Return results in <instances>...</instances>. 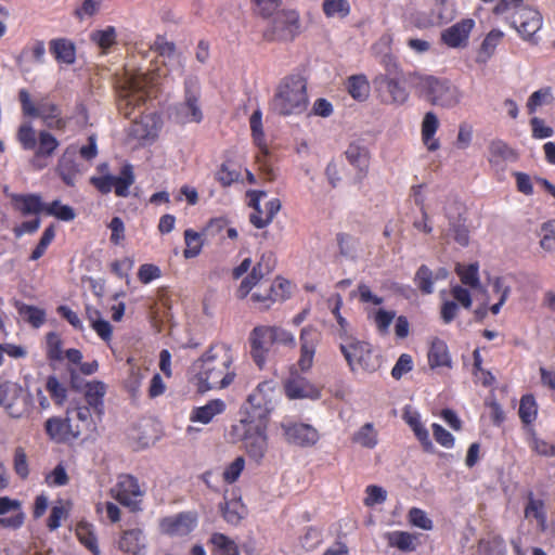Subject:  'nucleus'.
<instances>
[{
    "mask_svg": "<svg viewBox=\"0 0 555 555\" xmlns=\"http://www.w3.org/2000/svg\"><path fill=\"white\" fill-rule=\"evenodd\" d=\"M268 422L240 418L232 424L228 433L233 443L243 442L246 453L256 462H260L268 450Z\"/></svg>",
    "mask_w": 555,
    "mask_h": 555,
    "instance_id": "obj_5",
    "label": "nucleus"
},
{
    "mask_svg": "<svg viewBox=\"0 0 555 555\" xmlns=\"http://www.w3.org/2000/svg\"><path fill=\"white\" fill-rule=\"evenodd\" d=\"M144 546V535L141 529H130L122 532L119 540L121 551L137 555Z\"/></svg>",
    "mask_w": 555,
    "mask_h": 555,
    "instance_id": "obj_37",
    "label": "nucleus"
},
{
    "mask_svg": "<svg viewBox=\"0 0 555 555\" xmlns=\"http://www.w3.org/2000/svg\"><path fill=\"white\" fill-rule=\"evenodd\" d=\"M285 396L291 400L296 399H319L320 390L310 383L306 377L298 373H291L289 377L284 382Z\"/></svg>",
    "mask_w": 555,
    "mask_h": 555,
    "instance_id": "obj_22",
    "label": "nucleus"
},
{
    "mask_svg": "<svg viewBox=\"0 0 555 555\" xmlns=\"http://www.w3.org/2000/svg\"><path fill=\"white\" fill-rule=\"evenodd\" d=\"M299 14L294 10L276 12L271 25L263 31L267 41H288L299 34Z\"/></svg>",
    "mask_w": 555,
    "mask_h": 555,
    "instance_id": "obj_11",
    "label": "nucleus"
},
{
    "mask_svg": "<svg viewBox=\"0 0 555 555\" xmlns=\"http://www.w3.org/2000/svg\"><path fill=\"white\" fill-rule=\"evenodd\" d=\"M245 467V460L243 456H237L233 462H231L223 470L222 477L225 483L232 485L234 483Z\"/></svg>",
    "mask_w": 555,
    "mask_h": 555,
    "instance_id": "obj_61",
    "label": "nucleus"
},
{
    "mask_svg": "<svg viewBox=\"0 0 555 555\" xmlns=\"http://www.w3.org/2000/svg\"><path fill=\"white\" fill-rule=\"evenodd\" d=\"M257 289L250 295V300L260 310H268L276 301L285 300L288 297L291 283L282 278L273 282H260Z\"/></svg>",
    "mask_w": 555,
    "mask_h": 555,
    "instance_id": "obj_13",
    "label": "nucleus"
},
{
    "mask_svg": "<svg viewBox=\"0 0 555 555\" xmlns=\"http://www.w3.org/2000/svg\"><path fill=\"white\" fill-rule=\"evenodd\" d=\"M24 398V389L17 382L0 378V408L12 416H18L15 413V406Z\"/></svg>",
    "mask_w": 555,
    "mask_h": 555,
    "instance_id": "obj_26",
    "label": "nucleus"
},
{
    "mask_svg": "<svg viewBox=\"0 0 555 555\" xmlns=\"http://www.w3.org/2000/svg\"><path fill=\"white\" fill-rule=\"evenodd\" d=\"M184 242L185 248L183 250V256L186 259L195 258L198 256L203 248V242L201 240L199 233L195 232L192 229H186L184 231Z\"/></svg>",
    "mask_w": 555,
    "mask_h": 555,
    "instance_id": "obj_53",
    "label": "nucleus"
},
{
    "mask_svg": "<svg viewBox=\"0 0 555 555\" xmlns=\"http://www.w3.org/2000/svg\"><path fill=\"white\" fill-rule=\"evenodd\" d=\"M250 356L259 369L266 365L271 347L274 345L268 325L253 328L249 334Z\"/></svg>",
    "mask_w": 555,
    "mask_h": 555,
    "instance_id": "obj_19",
    "label": "nucleus"
},
{
    "mask_svg": "<svg viewBox=\"0 0 555 555\" xmlns=\"http://www.w3.org/2000/svg\"><path fill=\"white\" fill-rule=\"evenodd\" d=\"M516 158L514 150L503 140L494 139L488 145V162L493 168H502L507 160Z\"/></svg>",
    "mask_w": 555,
    "mask_h": 555,
    "instance_id": "obj_33",
    "label": "nucleus"
},
{
    "mask_svg": "<svg viewBox=\"0 0 555 555\" xmlns=\"http://www.w3.org/2000/svg\"><path fill=\"white\" fill-rule=\"evenodd\" d=\"M111 495L131 512L141 511L144 491L134 476L130 474L119 475L115 486L111 489Z\"/></svg>",
    "mask_w": 555,
    "mask_h": 555,
    "instance_id": "obj_12",
    "label": "nucleus"
},
{
    "mask_svg": "<svg viewBox=\"0 0 555 555\" xmlns=\"http://www.w3.org/2000/svg\"><path fill=\"white\" fill-rule=\"evenodd\" d=\"M46 214L65 222L73 221L77 216L72 206L64 205L59 199L46 205Z\"/></svg>",
    "mask_w": 555,
    "mask_h": 555,
    "instance_id": "obj_51",
    "label": "nucleus"
},
{
    "mask_svg": "<svg viewBox=\"0 0 555 555\" xmlns=\"http://www.w3.org/2000/svg\"><path fill=\"white\" fill-rule=\"evenodd\" d=\"M91 409L87 405L77 406L72 410H67L69 418H74V424H78L79 437L95 428L94 422L91 415Z\"/></svg>",
    "mask_w": 555,
    "mask_h": 555,
    "instance_id": "obj_40",
    "label": "nucleus"
},
{
    "mask_svg": "<svg viewBox=\"0 0 555 555\" xmlns=\"http://www.w3.org/2000/svg\"><path fill=\"white\" fill-rule=\"evenodd\" d=\"M59 145L60 142L51 132L47 130L39 131L37 146L34 150V165H36L39 169L46 167L47 163H41V160L52 157Z\"/></svg>",
    "mask_w": 555,
    "mask_h": 555,
    "instance_id": "obj_28",
    "label": "nucleus"
},
{
    "mask_svg": "<svg viewBox=\"0 0 555 555\" xmlns=\"http://www.w3.org/2000/svg\"><path fill=\"white\" fill-rule=\"evenodd\" d=\"M518 415L526 427H532L538 416V404L532 395H525L520 399Z\"/></svg>",
    "mask_w": 555,
    "mask_h": 555,
    "instance_id": "obj_43",
    "label": "nucleus"
},
{
    "mask_svg": "<svg viewBox=\"0 0 555 555\" xmlns=\"http://www.w3.org/2000/svg\"><path fill=\"white\" fill-rule=\"evenodd\" d=\"M321 341V333L312 325L301 328L299 335V358L297 366L302 373H307L313 366L317 347Z\"/></svg>",
    "mask_w": 555,
    "mask_h": 555,
    "instance_id": "obj_15",
    "label": "nucleus"
},
{
    "mask_svg": "<svg viewBox=\"0 0 555 555\" xmlns=\"http://www.w3.org/2000/svg\"><path fill=\"white\" fill-rule=\"evenodd\" d=\"M307 87V79L301 74L283 77L269 102L270 111L283 117L304 114L309 105Z\"/></svg>",
    "mask_w": 555,
    "mask_h": 555,
    "instance_id": "obj_2",
    "label": "nucleus"
},
{
    "mask_svg": "<svg viewBox=\"0 0 555 555\" xmlns=\"http://www.w3.org/2000/svg\"><path fill=\"white\" fill-rule=\"evenodd\" d=\"M49 50L59 64L73 65L76 62V46L67 38L52 39Z\"/></svg>",
    "mask_w": 555,
    "mask_h": 555,
    "instance_id": "obj_30",
    "label": "nucleus"
},
{
    "mask_svg": "<svg viewBox=\"0 0 555 555\" xmlns=\"http://www.w3.org/2000/svg\"><path fill=\"white\" fill-rule=\"evenodd\" d=\"M385 73L378 74L373 79L374 89L385 104L402 105L409 99V91L405 83L411 85L410 75L404 74L398 61L390 54L383 57Z\"/></svg>",
    "mask_w": 555,
    "mask_h": 555,
    "instance_id": "obj_4",
    "label": "nucleus"
},
{
    "mask_svg": "<svg viewBox=\"0 0 555 555\" xmlns=\"http://www.w3.org/2000/svg\"><path fill=\"white\" fill-rule=\"evenodd\" d=\"M16 138L25 151H34L37 146L38 137L30 122H24L18 127Z\"/></svg>",
    "mask_w": 555,
    "mask_h": 555,
    "instance_id": "obj_55",
    "label": "nucleus"
},
{
    "mask_svg": "<svg viewBox=\"0 0 555 555\" xmlns=\"http://www.w3.org/2000/svg\"><path fill=\"white\" fill-rule=\"evenodd\" d=\"M55 237V228L53 224L47 227L37 244V246L33 249L29 260L36 261L40 259L47 251L49 245L53 242Z\"/></svg>",
    "mask_w": 555,
    "mask_h": 555,
    "instance_id": "obj_56",
    "label": "nucleus"
},
{
    "mask_svg": "<svg viewBox=\"0 0 555 555\" xmlns=\"http://www.w3.org/2000/svg\"><path fill=\"white\" fill-rule=\"evenodd\" d=\"M525 0H499L493 9L495 15H503L505 21L518 33L520 38L538 46V36L543 25L541 13L524 3Z\"/></svg>",
    "mask_w": 555,
    "mask_h": 555,
    "instance_id": "obj_3",
    "label": "nucleus"
},
{
    "mask_svg": "<svg viewBox=\"0 0 555 555\" xmlns=\"http://www.w3.org/2000/svg\"><path fill=\"white\" fill-rule=\"evenodd\" d=\"M55 170L67 186L75 185L77 177L85 171L83 166L77 162V147L75 145H69L64 150L57 160Z\"/></svg>",
    "mask_w": 555,
    "mask_h": 555,
    "instance_id": "obj_20",
    "label": "nucleus"
},
{
    "mask_svg": "<svg viewBox=\"0 0 555 555\" xmlns=\"http://www.w3.org/2000/svg\"><path fill=\"white\" fill-rule=\"evenodd\" d=\"M211 555H240L237 544L228 535L215 532L209 539Z\"/></svg>",
    "mask_w": 555,
    "mask_h": 555,
    "instance_id": "obj_38",
    "label": "nucleus"
},
{
    "mask_svg": "<svg viewBox=\"0 0 555 555\" xmlns=\"http://www.w3.org/2000/svg\"><path fill=\"white\" fill-rule=\"evenodd\" d=\"M322 10L326 17L345 18L350 14L351 5L348 0H323Z\"/></svg>",
    "mask_w": 555,
    "mask_h": 555,
    "instance_id": "obj_47",
    "label": "nucleus"
},
{
    "mask_svg": "<svg viewBox=\"0 0 555 555\" xmlns=\"http://www.w3.org/2000/svg\"><path fill=\"white\" fill-rule=\"evenodd\" d=\"M249 125L251 130V135L255 144L259 147L260 153L256 156V162L259 165V169L263 171L269 179L271 178L272 169L267 163V157L269 155V149L267 146L264 140V133L262 129V113L260 109L255 111L250 118Z\"/></svg>",
    "mask_w": 555,
    "mask_h": 555,
    "instance_id": "obj_21",
    "label": "nucleus"
},
{
    "mask_svg": "<svg viewBox=\"0 0 555 555\" xmlns=\"http://www.w3.org/2000/svg\"><path fill=\"white\" fill-rule=\"evenodd\" d=\"M350 371L354 374L374 373L380 366V357L373 347L365 341L352 340L339 346Z\"/></svg>",
    "mask_w": 555,
    "mask_h": 555,
    "instance_id": "obj_8",
    "label": "nucleus"
},
{
    "mask_svg": "<svg viewBox=\"0 0 555 555\" xmlns=\"http://www.w3.org/2000/svg\"><path fill=\"white\" fill-rule=\"evenodd\" d=\"M414 282L423 294H431L434 292L433 271L426 264H422L417 269Z\"/></svg>",
    "mask_w": 555,
    "mask_h": 555,
    "instance_id": "obj_57",
    "label": "nucleus"
},
{
    "mask_svg": "<svg viewBox=\"0 0 555 555\" xmlns=\"http://www.w3.org/2000/svg\"><path fill=\"white\" fill-rule=\"evenodd\" d=\"M527 441L532 451L542 456H555V444L539 438L533 427L527 428Z\"/></svg>",
    "mask_w": 555,
    "mask_h": 555,
    "instance_id": "obj_48",
    "label": "nucleus"
},
{
    "mask_svg": "<svg viewBox=\"0 0 555 555\" xmlns=\"http://www.w3.org/2000/svg\"><path fill=\"white\" fill-rule=\"evenodd\" d=\"M366 496L363 500V503L367 507H372L376 504H383L387 499V491L375 485H370L365 489Z\"/></svg>",
    "mask_w": 555,
    "mask_h": 555,
    "instance_id": "obj_62",
    "label": "nucleus"
},
{
    "mask_svg": "<svg viewBox=\"0 0 555 555\" xmlns=\"http://www.w3.org/2000/svg\"><path fill=\"white\" fill-rule=\"evenodd\" d=\"M131 131L140 140L155 137L157 133L155 116L147 114L141 115L140 119L135 118Z\"/></svg>",
    "mask_w": 555,
    "mask_h": 555,
    "instance_id": "obj_39",
    "label": "nucleus"
},
{
    "mask_svg": "<svg viewBox=\"0 0 555 555\" xmlns=\"http://www.w3.org/2000/svg\"><path fill=\"white\" fill-rule=\"evenodd\" d=\"M552 99V88L545 87L534 91L527 101V109L529 114L535 113L537 108Z\"/></svg>",
    "mask_w": 555,
    "mask_h": 555,
    "instance_id": "obj_60",
    "label": "nucleus"
},
{
    "mask_svg": "<svg viewBox=\"0 0 555 555\" xmlns=\"http://www.w3.org/2000/svg\"><path fill=\"white\" fill-rule=\"evenodd\" d=\"M502 38V33L500 31H490L486 38L483 39L480 48V52L478 55L477 61L478 62H486L487 59H489L492 53L494 52L498 43L500 42Z\"/></svg>",
    "mask_w": 555,
    "mask_h": 555,
    "instance_id": "obj_59",
    "label": "nucleus"
},
{
    "mask_svg": "<svg viewBox=\"0 0 555 555\" xmlns=\"http://www.w3.org/2000/svg\"><path fill=\"white\" fill-rule=\"evenodd\" d=\"M396 318V312L385 309H378L373 314V320L376 325V328L379 333L385 334L388 332L389 326L393 319Z\"/></svg>",
    "mask_w": 555,
    "mask_h": 555,
    "instance_id": "obj_64",
    "label": "nucleus"
},
{
    "mask_svg": "<svg viewBox=\"0 0 555 555\" xmlns=\"http://www.w3.org/2000/svg\"><path fill=\"white\" fill-rule=\"evenodd\" d=\"M197 515L194 512H181L160 519L159 530L169 537H185L197 526Z\"/></svg>",
    "mask_w": 555,
    "mask_h": 555,
    "instance_id": "obj_17",
    "label": "nucleus"
},
{
    "mask_svg": "<svg viewBox=\"0 0 555 555\" xmlns=\"http://www.w3.org/2000/svg\"><path fill=\"white\" fill-rule=\"evenodd\" d=\"M11 198L14 203V207L24 216L31 214L37 215L41 211L46 212L47 204L42 203L38 194H13Z\"/></svg>",
    "mask_w": 555,
    "mask_h": 555,
    "instance_id": "obj_34",
    "label": "nucleus"
},
{
    "mask_svg": "<svg viewBox=\"0 0 555 555\" xmlns=\"http://www.w3.org/2000/svg\"><path fill=\"white\" fill-rule=\"evenodd\" d=\"M276 264L275 254L271 250L264 251L258 262L253 267L250 273L243 279L237 291L236 297L245 299L263 279L272 273Z\"/></svg>",
    "mask_w": 555,
    "mask_h": 555,
    "instance_id": "obj_14",
    "label": "nucleus"
},
{
    "mask_svg": "<svg viewBox=\"0 0 555 555\" xmlns=\"http://www.w3.org/2000/svg\"><path fill=\"white\" fill-rule=\"evenodd\" d=\"M46 390L56 405H63L67 399V389L55 375L48 376Z\"/></svg>",
    "mask_w": 555,
    "mask_h": 555,
    "instance_id": "obj_52",
    "label": "nucleus"
},
{
    "mask_svg": "<svg viewBox=\"0 0 555 555\" xmlns=\"http://www.w3.org/2000/svg\"><path fill=\"white\" fill-rule=\"evenodd\" d=\"M474 26V20L463 18L441 33V41L449 48L466 47Z\"/></svg>",
    "mask_w": 555,
    "mask_h": 555,
    "instance_id": "obj_25",
    "label": "nucleus"
},
{
    "mask_svg": "<svg viewBox=\"0 0 555 555\" xmlns=\"http://www.w3.org/2000/svg\"><path fill=\"white\" fill-rule=\"evenodd\" d=\"M345 156L348 163L357 170L354 182L361 183L366 178L370 168V152L367 147L359 142H351L345 151Z\"/></svg>",
    "mask_w": 555,
    "mask_h": 555,
    "instance_id": "obj_23",
    "label": "nucleus"
},
{
    "mask_svg": "<svg viewBox=\"0 0 555 555\" xmlns=\"http://www.w3.org/2000/svg\"><path fill=\"white\" fill-rule=\"evenodd\" d=\"M215 179L222 188H229L233 183L240 181L241 171L232 167L231 160L223 162L217 172Z\"/></svg>",
    "mask_w": 555,
    "mask_h": 555,
    "instance_id": "obj_49",
    "label": "nucleus"
},
{
    "mask_svg": "<svg viewBox=\"0 0 555 555\" xmlns=\"http://www.w3.org/2000/svg\"><path fill=\"white\" fill-rule=\"evenodd\" d=\"M281 209V201L272 198L266 204L264 217L249 216V222L257 229L269 225Z\"/></svg>",
    "mask_w": 555,
    "mask_h": 555,
    "instance_id": "obj_50",
    "label": "nucleus"
},
{
    "mask_svg": "<svg viewBox=\"0 0 555 555\" xmlns=\"http://www.w3.org/2000/svg\"><path fill=\"white\" fill-rule=\"evenodd\" d=\"M408 518L411 525L424 529L431 530L433 529V520L427 516V514L418 508L412 507L409 511Z\"/></svg>",
    "mask_w": 555,
    "mask_h": 555,
    "instance_id": "obj_63",
    "label": "nucleus"
},
{
    "mask_svg": "<svg viewBox=\"0 0 555 555\" xmlns=\"http://www.w3.org/2000/svg\"><path fill=\"white\" fill-rule=\"evenodd\" d=\"M196 378L202 391L209 389H224L236 377L234 352L230 344L215 341L203 352L195 362Z\"/></svg>",
    "mask_w": 555,
    "mask_h": 555,
    "instance_id": "obj_1",
    "label": "nucleus"
},
{
    "mask_svg": "<svg viewBox=\"0 0 555 555\" xmlns=\"http://www.w3.org/2000/svg\"><path fill=\"white\" fill-rule=\"evenodd\" d=\"M428 365L431 370L452 366V359L444 340L436 337L431 340L427 353Z\"/></svg>",
    "mask_w": 555,
    "mask_h": 555,
    "instance_id": "obj_31",
    "label": "nucleus"
},
{
    "mask_svg": "<svg viewBox=\"0 0 555 555\" xmlns=\"http://www.w3.org/2000/svg\"><path fill=\"white\" fill-rule=\"evenodd\" d=\"M227 404L222 399H211L205 405L195 406L191 411L190 421L193 423L209 424L215 416L222 414Z\"/></svg>",
    "mask_w": 555,
    "mask_h": 555,
    "instance_id": "obj_29",
    "label": "nucleus"
},
{
    "mask_svg": "<svg viewBox=\"0 0 555 555\" xmlns=\"http://www.w3.org/2000/svg\"><path fill=\"white\" fill-rule=\"evenodd\" d=\"M438 127L439 120L436 114L427 112L422 121V140L430 152H435L440 147L439 140L435 138Z\"/></svg>",
    "mask_w": 555,
    "mask_h": 555,
    "instance_id": "obj_35",
    "label": "nucleus"
},
{
    "mask_svg": "<svg viewBox=\"0 0 555 555\" xmlns=\"http://www.w3.org/2000/svg\"><path fill=\"white\" fill-rule=\"evenodd\" d=\"M351 441L366 449H374L378 443V433L373 423H365L351 437Z\"/></svg>",
    "mask_w": 555,
    "mask_h": 555,
    "instance_id": "obj_41",
    "label": "nucleus"
},
{
    "mask_svg": "<svg viewBox=\"0 0 555 555\" xmlns=\"http://www.w3.org/2000/svg\"><path fill=\"white\" fill-rule=\"evenodd\" d=\"M383 537L389 547L397 548L404 553L416 551L420 544L417 534H413L408 531H388L385 532Z\"/></svg>",
    "mask_w": 555,
    "mask_h": 555,
    "instance_id": "obj_32",
    "label": "nucleus"
},
{
    "mask_svg": "<svg viewBox=\"0 0 555 555\" xmlns=\"http://www.w3.org/2000/svg\"><path fill=\"white\" fill-rule=\"evenodd\" d=\"M105 392L106 387L102 382H91L86 386L85 399L88 403L87 406L92 408L99 417L103 414V398Z\"/></svg>",
    "mask_w": 555,
    "mask_h": 555,
    "instance_id": "obj_36",
    "label": "nucleus"
},
{
    "mask_svg": "<svg viewBox=\"0 0 555 555\" xmlns=\"http://www.w3.org/2000/svg\"><path fill=\"white\" fill-rule=\"evenodd\" d=\"M184 107L190 112V121L201 122L203 113L199 107V82L196 77H189L184 81Z\"/></svg>",
    "mask_w": 555,
    "mask_h": 555,
    "instance_id": "obj_27",
    "label": "nucleus"
},
{
    "mask_svg": "<svg viewBox=\"0 0 555 555\" xmlns=\"http://www.w3.org/2000/svg\"><path fill=\"white\" fill-rule=\"evenodd\" d=\"M347 90L352 99L357 101H365L370 94V83L365 75H352L347 80Z\"/></svg>",
    "mask_w": 555,
    "mask_h": 555,
    "instance_id": "obj_42",
    "label": "nucleus"
},
{
    "mask_svg": "<svg viewBox=\"0 0 555 555\" xmlns=\"http://www.w3.org/2000/svg\"><path fill=\"white\" fill-rule=\"evenodd\" d=\"M90 39L106 52L116 43V30L113 26H107L105 29L92 31Z\"/></svg>",
    "mask_w": 555,
    "mask_h": 555,
    "instance_id": "obj_54",
    "label": "nucleus"
},
{
    "mask_svg": "<svg viewBox=\"0 0 555 555\" xmlns=\"http://www.w3.org/2000/svg\"><path fill=\"white\" fill-rule=\"evenodd\" d=\"M23 115L30 118H39L46 127L53 130L64 131L67 127V119L62 117L61 107L42 96L36 103L31 101L30 94L26 89L18 92Z\"/></svg>",
    "mask_w": 555,
    "mask_h": 555,
    "instance_id": "obj_7",
    "label": "nucleus"
},
{
    "mask_svg": "<svg viewBox=\"0 0 555 555\" xmlns=\"http://www.w3.org/2000/svg\"><path fill=\"white\" fill-rule=\"evenodd\" d=\"M20 313L34 328L41 327L47 320L46 311L36 306L24 305L20 309Z\"/></svg>",
    "mask_w": 555,
    "mask_h": 555,
    "instance_id": "obj_58",
    "label": "nucleus"
},
{
    "mask_svg": "<svg viewBox=\"0 0 555 555\" xmlns=\"http://www.w3.org/2000/svg\"><path fill=\"white\" fill-rule=\"evenodd\" d=\"M46 356L51 362H61L64 360L63 340L59 333L49 332L46 335Z\"/></svg>",
    "mask_w": 555,
    "mask_h": 555,
    "instance_id": "obj_45",
    "label": "nucleus"
},
{
    "mask_svg": "<svg viewBox=\"0 0 555 555\" xmlns=\"http://www.w3.org/2000/svg\"><path fill=\"white\" fill-rule=\"evenodd\" d=\"M410 80L415 93L434 105L453 107L461 101L460 90L446 79L414 73L410 75Z\"/></svg>",
    "mask_w": 555,
    "mask_h": 555,
    "instance_id": "obj_6",
    "label": "nucleus"
},
{
    "mask_svg": "<svg viewBox=\"0 0 555 555\" xmlns=\"http://www.w3.org/2000/svg\"><path fill=\"white\" fill-rule=\"evenodd\" d=\"M76 535L79 542L85 545L93 555L100 554L98 539L92 530L91 525L87 522H79L76 527Z\"/></svg>",
    "mask_w": 555,
    "mask_h": 555,
    "instance_id": "obj_46",
    "label": "nucleus"
},
{
    "mask_svg": "<svg viewBox=\"0 0 555 555\" xmlns=\"http://www.w3.org/2000/svg\"><path fill=\"white\" fill-rule=\"evenodd\" d=\"M44 429L48 437L56 443L72 442L79 438L78 424H74V418L52 416L44 423Z\"/></svg>",
    "mask_w": 555,
    "mask_h": 555,
    "instance_id": "obj_18",
    "label": "nucleus"
},
{
    "mask_svg": "<svg viewBox=\"0 0 555 555\" xmlns=\"http://www.w3.org/2000/svg\"><path fill=\"white\" fill-rule=\"evenodd\" d=\"M455 272L464 285L472 288L479 287V266L477 262L469 264L457 263L455 267Z\"/></svg>",
    "mask_w": 555,
    "mask_h": 555,
    "instance_id": "obj_44",
    "label": "nucleus"
},
{
    "mask_svg": "<svg viewBox=\"0 0 555 555\" xmlns=\"http://www.w3.org/2000/svg\"><path fill=\"white\" fill-rule=\"evenodd\" d=\"M275 385L263 380L248 395L247 402L241 410V418L268 422L274 409Z\"/></svg>",
    "mask_w": 555,
    "mask_h": 555,
    "instance_id": "obj_9",
    "label": "nucleus"
},
{
    "mask_svg": "<svg viewBox=\"0 0 555 555\" xmlns=\"http://www.w3.org/2000/svg\"><path fill=\"white\" fill-rule=\"evenodd\" d=\"M287 443L301 448L317 444L320 439L319 431L311 425L296 422H282L280 424Z\"/></svg>",
    "mask_w": 555,
    "mask_h": 555,
    "instance_id": "obj_16",
    "label": "nucleus"
},
{
    "mask_svg": "<svg viewBox=\"0 0 555 555\" xmlns=\"http://www.w3.org/2000/svg\"><path fill=\"white\" fill-rule=\"evenodd\" d=\"M147 98L146 90L132 79L118 101V109L126 118H130L134 109L142 106Z\"/></svg>",
    "mask_w": 555,
    "mask_h": 555,
    "instance_id": "obj_24",
    "label": "nucleus"
},
{
    "mask_svg": "<svg viewBox=\"0 0 555 555\" xmlns=\"http://www.w3.org/2000/svg\"><path fill=\"white\" fill-rule=\"evenodd\" d=\"M135 177L133 167L130 164H125L119 171L118 176L105 173L102 176H93L90 178V183L101 193L108 194L114 191L118 197H127L129 189L134 183Z\"/></svg>",
    "mask_w": 555,
    "mask_h": 555,
    "instance_id": "obj_10",
    "label": "nucleus"
}]
</instances>
